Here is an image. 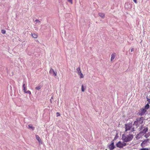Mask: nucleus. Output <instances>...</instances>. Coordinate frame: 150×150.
I'll use <instances>...</instances> for the list:
<instances>
[{"instance_id": "nucleus-15", "label": "nucleus", "mask_w": 150, "mask_h": 150, "mask_svg": "<svg viewBox=\"0 0 150 150\" xmlns=\"http://www.w3.org/2000/svg\"><path fill=\"white\" fill-rule=\"evenodd\" d=\"M23 90L24 91V92L25 93L26 91V87L25 86V83L23 84Z\"/></svg>"}, {"instance_id": "nucleus-24", "label": "nucleus", "mask_w": 150, "mask_h": 150, "mask_svg": "<svg viewBox=\"0 0 150 150\" xmlns=\"http://www.w3.org/2000/svg\"><path fill=\"white\" fill-rule=\"evenodd\" d=\"M56 115H57V116L58 117V116H60V114H59V112H57L56 113Z\"/></svg>"}, {"instance_id": "nucleus-10", "label": "nucleus", "mask_w": 150, "mask_h": 150, "mask_svg": "<svg viewBox=\"0 0 150 150\" xmlns=\"http://www.w3.org/2000/svg\"><path fill=\"white\" fill-rule=\"evenodd\" d=\"M35 137L36 139L38 140L39 142L40 143H42V140L37 135H35Z\"/></svg>"}, {"instance_id": "nucleus-5", "label": "nucleus", "mask_w": 150, "mask_h": 150, "mask_svg": "<svg viewBox=\"0 0 150 150\" xmlns=\"http://www.w3.org/2000/svg\"><path fill=\"white\" fill-rule=\"evenodd\" d=\"M126 145V143L125 142L119 141L116 144V146L119 148H123Z\"/></svg>"}, {"instance_id": "nucleus-20", "label": "nucleus", "mask_w": 150, "mask_h": 150, "mask_svg": "<svg viewBox=\"0 0 150 150\" xmlns=\"http://www.w3.org/2000/svg\"><path fill=\"white\" fill-rule=\"evenodd\" d=\"M28 127H29L31 128L32 129V130L34 129V127H33L32 126H31V125H28Z\"/></svg>"}, {"instance_id": "nucleus-25", "label": "nucleus", "mask_w": 150, "mask_h": 150, "mask_svg": "<svg viewBox=\"0 0 150 150\" xmlns=\"http://www.w3.org/2000/svg\"><path fill=\"white\" fill-rule=\"evenodd\" d=\"M35 21L37 23H39L40 22V21L39 20H38V19L36 20H35Z\"/></svg>"}, {"instance_id": "nucleus-23", "label": "nucleus", "mask_w": 150, "mask_h": 150, "mask_svg": "<svg viewBox=\"0 0 150 150\" xmlns=\"http://www.w3.org/2000/svg\"><path fill=\"white\" fill-rule=\"evenodd\" d=\"M140 150H149V149L148 148H142L140 149Z\"/></svg>"}, {"instance_id": "nucleus-3", "label": "nucleus", "mask_w": 150, "mask_h": 150, "mask_svg": "<svg viewBox=\"0 0 150 150\" xmlns=\"http://www.w3.org/2000/svg\"><path fill=\"white\" fill-rule=\"evenodd\" d=\"M148 128L147 127H144L143 125L140 128V130L141 131L139 134L141 135H144L148 131Z\"/></svg>"}, {"instance_id": "nucleus-16", "label": "nucleus", "mask_w": 150, "mask_h": 150, "mask_svg": "<svg viewBox=\"0 0 150 150\" xmlns=\"http://www.w3.org/2000/svg\"><path fill=\"white\" fill-rule=\"evenodd\" d=\"M149 105L148 104H147L145 106L144 109H146V110H147L149 109Z\"/></svg>"}, {"instance_id": "nucleus-19", "label": "nucleus", "mask_w": 150, "mask_h": 150, "mask_svg": "<svg viewBox=\"0 0 150 150\" xmlns=\"http://www.w3.org/2000/svg\"><path fill=\"white\" fill-rule=\"evenodd\" d=\"M1 33L2 34H4L5 33H6V30H1Z\"/></svg>"}, {"instance_id": "nucleus-18", "label": "nucleus", "mask_w": 150, "mask_h": 150, "mask_svg": "<svg viewBox=\"0 0 150 150\" xmlns=\"http://www.w3.org/2000/svg\"><path fill=\"white\" fill-rule=\"evenodd\" d=\"M41 88V86H37V87H36L35 88V89L38 90H39Z\"/></svg>"}, {"instance_id": "nucleus-17", "label": "nucleus", "mask_w": 150, "mask_h": 150, "mask_svg": "<svg viewBox=\"0 0 150 150\" xmlns=\"http://www.w3.org/2000/svg\"><path fill=\"white\" fill-rule=\"evenodd\" d=\"M85 88H84L83 86L82 85L81 86V90L82 91V92H84L85 91Z\"/></svg>"}, {"instance_id": "nucleus-11", "label": "nucleus", "mask_w": 150, "mask_h": 150, "mask_svg": "<svg viewBox=\"0 0 150 150\" xmlns=\"http://www.w3.org/2000/svg\"><path fill=\"white\" fill-rule=\"evenodd\" d=\"M147 139L145 140L144 141H143L141 144V146L142 147L145 146L147 143Z\"/></svg>"}, {"instance_id": "nucleus-22", "label": "nucleus", "mask_w": 150, "mask_h": 150, "mask_svg": "<svg viewBox=\"0 0 150 150\" xmlns=\"http://www.w3.org/2000/svg\"><path fill=\"white\" fill-rule=\"evenodd\" d=\"M67 1L68 2L70 3L71 4H72V3H73L72 0H67Z\"/></svg>"}, {"instance_id": "nucleus-27", "label": "nucleus", "mask_w": 150, "mask_h": 150, "mask_svg": "<svg viewBox=\"0 0 150 150\" xmlns=\"http://www.w3.org/2000/svg\"><path fill=\"white\" fill-rule=\"evenodd\" d=\"M135 3L137 4V0H133Z\"/></svg>"}, {"instance_id": "nucleus-6", "label": "nucleus", "mask_w": 150, "mask_h": 150, "mask_svg": "<svg viewBox=\"0 0 150 150\" xmlns=\"http://www.w3.org/2000/svg\"><path fill=\"white\" fill-rule=\"evenodd\" d=\"M146 111V109L142 108L139 110V115L142 116L143 115H144Z\"/></svg>"}, {"instance_id": "nucleus-28", "label": "nucleus", "mask_w": 150, "mask_h": 150, "mask_svg": "<svg viewBox=\"0 0 150 150\" xmlns=\"http://www.w3.org/2000/svg\"><path fill=\"white\" fill-rule=\"evenodd\" d=\"M144 136L146 137V138L148 137V136H147V135L146 134H145Z\"/></svg>"}, {"instance_id": "nucleus-26", "label": "nucleus", "mask_w": 150, "mask_h": 150, "mask_svg": "<svg viewBox=\"0 0 150 150\" xmlns=\"http://www.w3.org/2000/svg\"><path fill=\"white\" fill-rule=\"evenodd\" d=\"M134 50V48H131V52L133 51Z\"/></svg>"}, {"instance_id": "nucleus-21", "label": "nucleus", "mask_w": 150, "mask_h": 150, "mask_svg": "<svg viewBox=\"0 0 150 150\" xmlns=\"http://www.w3.org/2000/svg\"><path fill=\"white\" fill-rule=\"evenodd\" d=\"M25 93H28L30 95L31 94V93L30 92V91H26Z\"/></svg>"}, {"instance_id": "nucleus-7", "label": "nucleus", "mask_w": 150, "mask_h": 150, "mask_svg": "<svg viewBox=\"0 0 150 150\" xmlns=\"http://www.w3.org/2000/svg\"><path fill=\"white\" fill-rule=\"evenodd\" d=\"M108 147L109 149L110 150H113L115 148V146L114 145V143L112 142L109 145H108Z\"/></svg>"}, {"instance_id": "nucleus-12", "label": "nucleus", "mask_w": 150, "mask_h": 150, "mask_svg": "<svg viewBox=\"0 0 150 150\" xmlns=\"http://www.w3.org/2000/svg\"><path fill=\"white\" fill-rule=\"evenodd\" d=\"M116 55V54L115 53H112L111 55V61H112L115 59Z\"/></svg>"}, {"instance_id": "nucleus-4", "label": "nucleus", "mask_w": 150, "mask_h": 150, "mask_svg": "<svg viewBox=\"0 0 150 150\" xmlns=\"http://www.w3.org/2000/svg\"><path fill=\"white\" fill-rule=\"evenodd\" d=\"M125 131H127L129 130H131V132L134 131V129L132 127V125L131 124H126L125 125Z\"/></svg>"}, {"instance_id": "nucleus-2", "label": "nucleus", "mask_w": 150, "mask_h": 150, "mask_svg": "<svg viewBox=\"0 0 150 150\" xmlns=\"http://www.w3.org/2000/svg\"><path fill=\"white\" fill-rule=\"evenodd\" d=\"M144 118L143 117L137 119L136 121L134 122V125L138 127L143 123Z\"/></svg>"}, {"instance_id": "nucleus-9", "label": "nucleus", "mask_w": 150, "mask_h": 150, "mask_svg": "<svg viewBox=\"0 0 150 150\" xmlns=\"http://www.w3.org/2000/svg\"><path fill=\"white\" fill-rule=\"evenodd\" d=\"M49 72L50 74H52L54 76H57V72H55L54 70L52 68L50 69Z\"/></svg>"}, {"instance_id": "nucleus-13", "label": "nucleus", "mask_w": 150, "mask_h": 150, "mask_svg": "<svg viewBox=\"0 0 150 150\" xmlns=\"http://www.w3.org/2000/svg\"><path fill=\"white\" fill-rule=\"evenodd\" d=\"M98 15L101 17L102 18H104L105 16V14L102 13H99Z\"/></svg>"}, {"instance_id": "nucleus-14", "label": "nucleus", "mask_w": 150, "mask_h": 150, "mask_svg": "<svg viewBox=\"0 0 150 150\" xmlns=\"http://www.w3.org/2000/svg\"><path fill=\"white\" fill-rule=\"evenodd\" d=\"M31 35L33 38H38V35L35 33H31Z\"/></svg>"}, {"instance_id": "nucleus-1", "label": "nucleus", "mask_w": 150, "mask_h": 150, "mask_svg": "<svg viewBox=\"0 0 150 150\" xmlns=\"http://www.w3.org/2000/svg\"><path fill=\"white\" fill-rule=\"evenodd\" d=\"M133 138V135L129 134L128 135L123 134L122 135V140L125 142H127L131 141Z\"/></svg>"}, {"instance_id": "nucleus-8", "label": "nucleus", "mask_w": 150, "mask_h": 150, "mask_svg": "<svg viewBox=\"0 0 150 150\" xmlns=\"http://www.w3.org/2000/svg\"><path fill=\"white\" fill-rule=\"evenodd\" d=\"M76 70L78 71V75L80 76V78H83V74L81 73L80 68L79 67L78 68L76 69Z\"/></svg>"}]
</instances>
